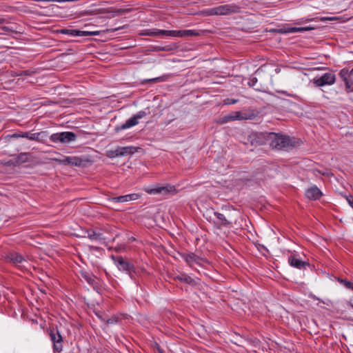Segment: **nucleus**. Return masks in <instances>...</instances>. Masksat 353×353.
I'll list each match as a JSON object with an SVG mask.
<instances>
[{"label": "nucleus", "mask_w": 353, "mask_h": 353, "mask_svg": "<svg viewBox=\"0 0 353 353\" xmlns=\"http://www.w3.org/2000/svg\"><path fill=\"white\" fill-rule=\"evenodd\" d=\"M268 139L270 141V145L278 150H288L296 146L299 143V141L294 139L276 133H270Z\"/></svg>", "instance_id": "1"}, {"label": "nucleus", "mask_w": 353, "mask_h": 353, "mask_svg": "<svg viewBox=\"0 0 353 353\" xmlns=\"http://www.w3.org/2000/svg\"><path fill=\"white\" fill-rule=\"evenodd\" d=\"M241 8L236 4H224L217 7L203 10L202 13L205 16L229 15L239 13Z\"/></svg>", "instance_id": "2"}, {"label": "nucleus", "mask_w": 353, "mask_h": 353, "mask_svg": "<svg viewBox=\"0 0 353 353\" xmlns=\"http://www.w3.org/2000/svg\"><path fill=\"white\" fill-rule=\"evenodd\" d=\"M77 134L72 132H62L54 133L50 137V140L53 143H69L77 139Z\"/></svg>", "instance_id": "3"}, {"label": "nucleus", "mask_w": 353, "mask_h": 353, "mask_svg": "<svg viewBox=\"0 0 353 353\" xmlns=\"http://www.w3.org/2000/svg\"><path fill=\"white\" fill-rule=\"evenodd\" d=\"M145 192L150 194H161L165 196L168 194H174L176 193V188L174 185L167 184L165 185H155L152 188H146Z\"/></svg>", "instance_id": "4"}, {"label": "nucleus", "mask_w": 353, "mask_h": 353, "mask_svg": "<svg viewBox=\"0 0 353 353\" xmlns=\"http://www.w3.org/2000/svg\"><path fill=\"white\" fill-rule=\"evenodd\" d=\"M336 81V75L332 72H326L320 77H316L312 82L316 87L332 85Z\"/></svg>", "instance_id": "5"}, {"label": "nucleus", "mask_w": 353, "mask_h": 353, "mask_svg": "<svg viewBox=\"0 0 353 353\" xmlns=\"http://www.w3.org/2000/svg\"><path fill=\"white\" fill-rule=\"evenodd\" d=\"M148 114V112L143 110L138 112L121 125L117 127L116 130L119 131L125 130L137 125L139 123V120L145 117Z\"/></svg>", "instance_id": "6"}, {"label": "nucleus", "mask_w": 353, "mask_h": 353, "mask_svg": "<svg viewBox=\"0 0 353 353\" xmlns=\"http://www.w3.org/2000/svg\"><path fill=\"white\" fill-rule=\"evenodd\" d=\"M47 137L46 132H40L36 133H29L28 132H21V133H16L12 135V137L14 138H26L29 140L40 141L44 138Z\"/></svg>", "instance_id": "7"}, {"label": "nucleus", "mask_w": 353, "mask_h": 353, "mask_svg": "<svg viewBox=\"0 0 353 353\" xmlns=\"http://www.w3.org/2000/svg\"><path fill=\"white\" fill-rule=\"evenodd\" d=\"M112 258L114 261L119 270L125 271L129 274H130L132 272H134V265L129 261L124 260L121 256L116 258L115 256H112Z\"/></svg>", "instance_id": "8"}, {"label": "nucleus", "mask_w": 353, "mask_h": 353, "mask_svg": "<svg viewBox=\"0 0 353 353\" xmlns=\"http://www.w3.org/2000/svg\"><path fill=\"white\" fill-rule=\"evenodd\" d=\"M50 336L53 343L54 350L60 352L63 349V338L61 335L58 330H51Z\"/></svg>", "instance_id": "9"}, {"label": "nucleus", "mask_w": 353, "mask_h": 353, "mask_svg": "<svg viewBox=\"0 0 353 353\" xmlns=\"http://www.w3.org/2000/svg\"><path fill=\"white\" fill-rule=\"evenodd\" d=\"M52 160L59 163V164H63L65 165H71L75 166H81L83 163V160L81 158L77 157H64L62 159L54 158Z\"/></svg>", "instance_id": "10"}, {"label": "nucleus", "mask_w": 353, "mask_h": 353, "mask_svg": "<svg viewBox=\"0 0 353 353\" xmlns=\"http://www.w3.org/2000/svg\"><path fill=\"white\" fill-rule=\"evenodd\" d=\"M339 76L345 83L346 88H350L353 85V68L351 70L342 69L339 72Z\"/></svg>", "instance_id": "11"}, {"label": "nucleus", "mask_w": 353, "mask_h": 353, "mask_svg": "<svg viewBox=\"0 0 353 353\" xmlns=\"http://www.w3.org/2000/svg\"><path fill=\"white\" fill-rule=\"evenodd\" d=\"M181 257L190 266H192L194 263L200 265L201 262L203 261V259L192 252L183 253L181 254Z\"/></svg>", "instance_id": "12"}, {"label": "nucleus", "mask_w": 353, "mask_h": 353, "mask_svg": "<svg viewBox=\"0 0 353 353\" xmlns=\"http://www.w3.org/2000/svg\"><path fill=\"white\" fill-rule=\"evenodd\" d=\"M248 119L247 116L243 114L241 112L237 111V112H234L230 114L224 116L222 118L221 123H228L231 121L244 120V119Z\"/></svg>", "instance_id": "13"}, {"label": "nucleus", "mask_w": 353, "mask_h": 353, "mask_svg": "<svg viewBox=\"0 0 353 353\" xmlns=\"http://www.w3.org/2000/svg\"><path fill=\"white\" fill-rule=\"evenodd\" d=\"M6 259L14 265H19L26 261L22 255L14 252L8 253L6 256Z\"/></svg>", "instance_id": "14"}, {"label": "nucleus", "mask_w": 353, "mask_h": 353, "mask_svg": "<svg viewBox=\"0 0 353 353\" xmlns=\"http://www.w3.org/2000/svg\"><path fill=\"white\" fill-rule=\"evenodd\" d=\"M140 195L139 194L133 193L116 197H112L110 200L113 202L117 203H124L130 201H135L139 199Z\"/></svg>", "instance_id": "15"}, {"label": "nucleus", "mask_w": 353, "mask_h": 353, "mask_svg": "<svg viewBox=\"0 0 353 353\" xmlns=\"http://www.w3.org/2000/svg\"><path fill=\"white\" fill-rule=\"evenodd\" d=\"M137 151V148L134 146L119 147L115 150V155L123 157L132 154Z\"/></svg>", "instance_id": "16"}, {"label": "nucleus", "mask_w": 353, "mask_h": 353, "mask_svg": "<svg viewBox=\"0 0 353 353\" xmlns=\"http://www.w3.org/2000/svg\"><path fill=\"white\" fill-rule=\"evenodd\" d=\"M305 195L310 200H317L321 196L322 192L316 186H313L306 190Z\"/></svg>", "instance_id": "17"}, {"label": "nucleus", "mask_w": 353, "mask_h": 353, "mask_svg": "<svg viewBox=\"0 0 353 353\" xmlns=\"http://www.w3.org/2000/svg\"><path fill=\"white\" fill-rule=\"evenodd\" d=\"M174 279L176 280L180 281L185 283H188L192 285H198L199 283V281H200L199 279H197L196 280L194 279L191 278L189 275H188L185 273H181V274L176 276Z\"/></svg>", "instance_id": "18"}, {"label": "nucleus", "mask_w": 353, "mask_h": 353, "mask_svg": "<svg viewBox=\"0 0 353 353\" xmlns=\"http://www.w3.org/2000/svg\"><path fill=\"white\" fill-rule=\"evenodd\" d=\"M314 27L306 26V27H293V28H283L280 30L282 33H294V32H303L314 30Z\"/></svg>", "instance_id": "19"}, {"label": "nucleus", "mask_w": 353, "mask_h": 353, "mask_svg": "<svg viewBox=\"0 0 353 353\" xmlns=\"http://www.w3.org/2000/svg\"><path fill=\"white\" fill-rule=\"evenodd\" d=\"M288 263L291 266L298 269L305 268L307 265L306 262L298 259L295 255H290L288 257Z\"/></svg>", "instance_id": "20"}, {"label": "nucleus", "mask_w": 353, "mask_h": 353, "mask_svg": "<svg viewBox=\"0 0 353 353\" xmlns=\"http://www.w3.org/2000/svg\"><path fill=\"white\" fill-rule=\"evenodd\" d=\"M81 276L85 281L92 285L93 288H95L97 285V282L96 281L97 278L90 272L86 271H81Z\"/></svg>", "instance_id": "21"}, {"label": "nucleus", "mask_w": 353, "mask_h": 353, "mask_svg": "<svg viewBox=\"0 0 353 353\" xmlns=\"http://www.w3.org/2000/svg\"><path fill=\"white\" fill-rule=\"evenodd\" d=\"M214 216L218 219L219 221L216 223L219 225V227L221 226H228L232 224V222L228 221L226 217L221 213L215 212Z\"/></svg>", "instance_id": "22"}, {"label": "nucleus", "mask_w": 353, "mask_h": 353, "mask_svg": "<svg viewBox=\"0 0 353 353\" xmlns=\"http://www.w3.org/2000/svg\"><path fill=\"white\" fill-rule=\"evenodd\" d=\"M163 36H168L172 37H181V30H161Z\"/></svg>", "instance_id": "23"}, {"label": "nucleus", "mask_w": 353, "mask_h": 353, "mask_svg": "<svg viewBox=\"0 0 353 353\" xmlns=\"http://www.w3.org/2000/svg\"><path fill=\"white\" fill-rule=\"evenodd\" d=\"M86 235H84V237H88V239L92 240V241H99L101 238L99 234H97L94 230H88L86 231Z\"/></svg>", "instance_id": "24"}, {"label": "nucleus", "mask_w": 353, "mask_h": 353, "mask_svg": "<svg viewBox=\"0 0 353 353\" xmlns=\"http://www.w3.org/2000/svg\"><path fill=\"white\" fill-rule=\"evenodd\" d=\"M162 30L158 29H152V30H145L143 34L148 36H157V37H162L163 33H161Z\"/></svg>", "instance_id": "25"}, {"label": "nucleus", "mask_w": 353, "mask_h": 353, "mask_svg": "<svg viewBox=\"0 0 353 353\" xmlns=\"http://www.w3.org/2000/svg\"><path fill=\"white\" fill-rule=\"evenodd\" d=\"M28 159L29 154L26 152H22L17 156L16 162L17 164L23 163L27 162L28 161Z\"/></svg>", "instance_id": "26"}, {"label": "nucleus", "mask_w": 353, "mask_h": 353, "mask_svg": "<svg viewBox=\"0 0 353 353\" xmlns=\"http://www.w3.org/2000/svg\"><path fill=\"white\" fill-rule=\"evenodd\" d=\"M171 77V74H164L161 77L147 79L145 81H150L154 83H158V82H163L166 81L170 77Z\"/></svg>", "instance_id": "27"}, {"label": "nucleus", "mask_w": 353, "mask_h": 353, "mask_svg": "<svg viewBox=\"0 0 353 353\" xmlns=\"http://www.w3.org/2000/svg\"><path fill=\"white\" fill-rule=\"evenodd\" d=\"M77 37L97 36L100 34L99 31H82L78 30Z\"/></svg>", "instance_id": "28"}, {"label": "nucleus", "mask_w": 353, "mask_h": 353, "mask_svg": "<svg viewBox=\"0 0 353 353\" xmlns=\"http://www.w3.org/2000/svg\"><path fill=\"white\" fill-rule=\"evenodd\" d=\"M199 33L194 30H181V37L199 36Z\"/></svg>", "instance_id": "29"}, {"label": "nucleus", "mask_w": 353, "mask_h": 353, "mask_svg": "<svg viewBox=\"0 0 353 353\" xmlns=\"http://www.w3.org/2000/svg\"><path fill=\"white\" fill-rule=\"evenodd\" d=\"M59 32L63 34H68L72 37H77L78 30H73V29H61L59 30Z\"/></svg>", "instance_id": "30"}, {"label": "nucleus", "mask_w": 353, "mask_h": 353, "mask_svg": "<svg viewBox=\"0 0 353 353\" xmlns=\"http://www.w3.org/2000/svg\"><path fill=\"white\" fill-rule=\"evenodd\" d=\"M339 282L344 285L347 288L353 290V283H351L350 281L344 280V279H339Z\"/></svg>", "instance_id": "31"}, {"label": "nucleus", "mask_w": 353, "mask_h": 353, "mask_svg": "<svg viewBox=\"0 0 353 353\" xmlns=\"http://www.w3.org/2000/svg\"><path fill=\"white\" fill-rule=\"evenodd\" d=\"M238 102V100L237 99H226L223 101V103L225 105H231V104H234Z\"/></svg>", "instance_id": "32"}, {"label": "nucleus", "mask_w": 353, "mask_h": 353, "mask_svg": "<svg viewBox=\"0 0 353 353\" xmlns=\"http://www.w3.org/2000/svg\"><path fill=\"white\" fill-rule=\"evenodd\" d=\"M258 80L256 77H252L248 82V85L250 87H254L257 83Z\"/></svg>", "instance_id": "33"}, {"label": "nucleus", "mask_w": 353, "mask_h": 353, "mask_svg": "<svg viewBox=\"0 0 353 353\" xmlns=\"http://www.w3.org/2000/svg\"><path fill=\"white\" fill-rule=\"evenodd\" d=\"M338 18L337 17H321L320 19V20L321 21H334V20H336Z\"/></svg>", "instance_id": "34"}, {"label": "nucleus", "mask_w": 353, "mask_h": 353, "mask_svg": "<svg viewBox=\"0 0 353 353\" xmlns=\"http://www.w3.org/2000/svg\"><path fill=\"white\" fill-rule=\"evenodd\" d=\"M347 201L348 202V203L350 204V205L353 208V196H350L347 198Z\"/></svg>", "instance_id": "35"}, {"label": "nucleus", "mask_w": 353, "mask_h": 353, "mask_svg": "<svg viewBox=\"0 0 353 353\" xmlns=\"http://www.w3.org/2000/svg\"><path fill=\"white\" fill-rule=\"evenodd\" d=\"M110 154L109 155L110 157H118L117 155H115V150H112L110 152Z\"/></svg>", "instance_id": "36"}, {"label": "nucleus", "mask_w": 353, "mask_h": 353, "mask_svg": "<svg viewBox=\"0 0 353 353\" xmlns=\"http://www.w3.org/2000/svg\"><path fill=\"white\" fill-rule=\"evenodd\" d=\"M5 22V19L4 18H0V24H2Z\"/></svg>", "instance_id": "37"}, {"label": "nucleus", "mask_w": 353, "mask_h": 353, "mask_svg": "<svg viewBox=\"0 0 353 353\" xmlns=\"http://www.w3.org/2000/svg\"><path fill=\"white\" fill-rule=\"evenodd\" d=\"M319 173L322 174L323 175H328V172H321V171H318Z\"/></svg>", "instance_id": "38"}, {"label": "nucleus", "mask_w": 353, "mask_h": 353, "mask_svg": "<svg viewBox=\"0 0 353 353\" xmlns=\"http://www.w3.org/2000/svg\"><path fill=\"white\" fill-rule=\"evenodd\" d=\"M114 12L117 13V14H120L121 12V10H117Z\"/></svg>", "instance_id": "39"}, {"label": "nucleus", "mask_w": 353, "mask_h": 353, "mask_svg": "<svg viewBox=\"0 0 353 353\" xmlns=\"http://www.w3.org/2000/svg\"><path fill=\"white\" fill-rule=\"evenodd\" d=\"M54 2H65V0H54Z\"/></svg>", "instance_id": "40"}, {"label": "nucleus", "mask_w": 353, "mask_h": 353, "mask_svg": "<svg viewBox=\"0 0 353 353\" xmlns=\"http://www.w3.org/2000/svg\"><path fill=\"white\" fill-rule=\"evenodd\" d=\"M346 89L349 91H353V84H352V87H351L350 88H346Z\"/></svg>", "instance_id": "41"}, {"label": "nucleus", "mask_w": 353, "mask_h": 353, "mask_svg": "<svg viewBox=\"0 0 353 353\" xmlns=\"http://www.w3.org/2000/svg\"><path fill=\"white\" fill-rule=\"evenodd\" d=\"M350 305H352V307H353V298L350 300Z\"/></svg>", "instance_id": "42"}, {"label": "nucleus", "mask_w": 353, "mask_h": 353, "mask_svg": "<svg viewBox=\"0 0 353 353\" xmlns=\"http://www.w3.org/2000/svg\"><path fill=\"white\" fill-rule=\"evenodd\" d=\"M295 23L296 24H301V23H302V21H297Z\"/></svg>", "instance_id": "43"}, {"label": "nucleus", "mask_w": 353, "mask_h": 353, "mask_svg": "<svg viewBox=\"0 0 353 353\" xmlns=\"http://www.w3.org/2000/svg\"><path fill=\"white\" fill-rule=\"evenodd\" d=\"M312 19H307L305 20V21H312Z\"/></svg>", "instance_id": "44"}, {"label": "nucleus", "mask_w": 353, "mask_h": 353, "mask_svg": "<svg viewBox=\"0 0 353 353\" xmlns=\"http://www.w3.org/2000/svg\"><path fill=\"white\" fill-rule=\"evenodd\" d=\"M159 353H163V351H161V350H159Z\"/></svg>", "instance_id": "45"}, {"label": "nucleus", "mask_w": 353, "mask_h": 353, "mask_svg": "<svg viewBox=\"0 0 353 353\" xmlns=\"http://www.w3.org/2000/svg\"><path fill=\"white\" fill-rule=\"evenodd\" d=\"M3 30H7V28L6 27H3Z\"/></svg>", "instance_id": "46"}]
</instances>
